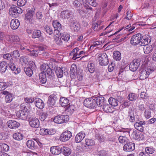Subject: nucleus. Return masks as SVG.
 Segmentation results:
<instances>
[{
  "label": "nucleus",
  "mask_w": 156,
  "mask_h": 156,
  "mask_svg": "<svg viewBox=\"0 0 156 156\" xmlns=\"http://www.w3.org/2000/svg\"><path fill=\"white\" fill-rule=\"evenodd\" d=\"M34 13L33 10H29L25 15L26 20L29 21L30 23H32L33 21V17Z\"/></svg>",
  "instance_id": "obj_20"
},
{
  "label": "nucleus",
  "mask_w": 156,
  "mask_h": 156,
  "mask_svg": "<svg viewBox=\"0 0 156 156\" xmlns=\"http://www.w3.org/2000/svg\"><path fill=\"white\" fill-rule=\"evenodd\" d=\"M56 133V131L54 129H45L41 128L40 130V133L41 135H53Z\"/></svg>",
  "instance_id": "obj_10"
},
{
  "label": "nucleus",
  "mask_w": 156,
  "mask_h": 156,
  "mask_svg": "<svg viewBox=\"0 0 156 156\" xmlns=\"http://www.w3.org/2000/svg\"><path fill=\"white\" fill-rule=\"evenodd\" d=\"M55 72L58 78H61L63 76V71L59 67H57L55 69Z\"/></svg>",
  "instance_id": "obj_36"
},
{
  "label": "nucleus",
  "mask_w": 156,
  "mask_h": 156,
  "mask_svg": "<svg viewBox=\"0 0 156 156\" xmlns=\"http://www.w3.org/2000/svg\"><path fill=\"white\" fill-rule=\"evenodd\" d=\"M61 152L65 156L69 155L71 152V149L66 147H63L61 148Z\"/></svg>",
  "instance_id": "obj_29"
},
{
  "label": "nucleus",
  "mask_w": 156,
  "mask_h": 156,
  "mask_svg": "<svg viewBox=\"0 0 156 156\" xmlns=\"http://www.w3.org/2000/svg\"><path fill=\"white\" fill-rule=\"evenodd\" d=\"M13 138L17 140H20L23 139V134L20 133L16 132L14 133L13 135Z\"/></svg>",
  "instance_id": "obj_37"
},
{
  "label": "nucleus",
  "mask_w": 156,
  "mask_h": 156,
  "mask_svg": "<svg viewBox=\"0 0 156 156\" xmlns=\"http://www.w3.org/2000/svg\"><path fill=\"white\" fill-rule=\"evenodd\" d=\"M71 29L75 32H77L80 29V27L78 23H74L71 26Z\"/></svg>",
  "instance_id": "obj_49"
},
{
  "label": "nucleus",
  "mask_w": 156,
  "mask_h": 156,
  "mask_svg": "<svg viewBox=\"0 0 156 156\" xmlns=\"http://www.w3.org/2000/svg\"><path fill=\"white\" fill-rule=\"evenodd\" d=\"M10 40L13 42H17L20 41V38L17 36L13 35H12Z\"/></svg>",
  "instance_id": "obj_64"
},
{
  "label": "nucleus",
  "mask_w": 156,
  "mask_h": 156,
  "mask_svg": "<svg viewBox=\"0 0 156 156\" xmlns=\"http://www.w3.org/2000/svg\"><path fill=\"white\" fill-rule=\"evenodd\" d=\"M55 43L58 45H61L62 44V41L59 35L55 36L54 37Z\"/></svg>",
  "instance_id": "obj_46"
},
{
  "label": "nucleus",
  "mask_w": 156,
  "mask_h": 156,
  "mask_svg": "<svg viewBox=\"0 0 156 156\" xmlns=\"http://www.w3.org/2000/svg\"><path fill=\"white\" fill-rule=\"evenodd\" d=\"M69 100L66 98L62 97L60 98L59 102L62 107H66L68 105Z\"/></svg>",
  "instance_id": "obj_35"
},
{
  "label": "nucleus",
  "mask_w": 156,
  "mask_h": 156,
  "mask_svg": "<svg viewBox=\"0 0 156 156\" xmlns=\"http://www.w3.org/2000/svg\"><path fill=\"white\" fill-rule=\"evenodd\" d=\"M3 58L5 60L11 62L12 60V55L9 53L5 54L3 55Z\"/></svg>",
  "instance_id": "obj_56"
},
{
  "label": "nucleus",
  "mask_w": 156,
  "mask_h": 156,
  "mask_svg": "<svg viewBox=\"0 0 156 156\" xmlns=\"http://www.w3.org/2000/svg\"><path fill=\"white\" fill-rule=\"evenodd\" d=\"M0 147L2 148L3 151L5 152L8 151L9 150V146L5 143H0Z\"/></svg>",
  "instance_id": "obj_52"
},
{
  "label": "nucleus",
  "mask_w": 156,
  "mask_h": 156,
  "mask_svg": "<svg viewBox=\"0 0 156 156\" xmlns=\"http://www.w3.org/2000/svg\"><path fill=\"white\" fill-rule=\"evenodd\" d=\"M9 84L7 83L4 82H0V91L5 89L8 87Z\"/></svg>",
  "instance_id": "obj_50"
},
{
  "label": "nucleus",
  "mask_w": 156,
  "mask_h": 156,
  "mask_svg": "<svg viewBox=\"0 0 156 156\" xmlns=\"http://www.w3.org/2000/svg\"><path fill=\"white\" fill-rule=\"evenodd\" d=\"M50 151L52 154L55 155H58L61 153V148L58 146L51 147Z\"/></svg>",
  "instance_id": "obj_23"
},
{
  "label": "nucleus",
  "mask_w": 156,
  "mask_h": 156,
  "mask_svg": "<svg viewBox=\"0 0 156 156\" xmlns=\"http://www.w3.org/2000/svg\"><path fill=\"white\" fill-rule=\"evenodd\" d=\"M41 32L39 30H34L32 33V37L33 38H35L40 37L41 36Z\"/></svg>",
  "instance_id": "obj_40"
},
{
  "label": "nucleus",
  "mask_w": 156,
  "mask_h": 156,
  "mask_svg": "<svg viewBox=\"0 0 156 156\" xmlns=\"http://www.w3.org/2000/svg\"><path fill=\"white\" fill-rule=\"evenodd\" d=\"M35 105L37 107L40 109L43 108L44 106V102L40 98H37L35 99Z\"/></svg>",
  "instance_id": "obj_25"
},
{
  "label": "nucleus",
  "mask_w": 156,
  "mask_h": 156,
  "mask_svg": "<svg viewBox=\"0 0 156 156\" xmlns=\"http://www.w3.org/2000/svg\"><path fill=\"white\" fill-rule=\"evenodd\" d=\"M28 60V58L27 56H21L20 59V61L21 63L22 64V65L27 64Z\"/></svg>",
  "instance_id": "obj_47"
},
{
  "label": "nucleus",
  "mask_w": 156,
  "mask_h": 156,
  "mask_svg": "<svg viewBox=\"0 0 156 156\" xmlns=\"http://www.w3.org/2000/svg\"><path fill=\"white\" fill-rule=\"evenodd\" d=\"M135 149V144L132 142H129L125 144L123 147V150L126 151H132Z\"/></svg>",
  "instance_id": "obj_14"
},
{
  "label": "nucleus",
  "mask_w": 156,
  "mask_h": 156,
  "mask_svg": "<svg viewBox=\"0 0 156 156\" xmlns=\"http://www.w3.org/2000/svg\"><path fill=\"white\" fill-rule=\"evenodd\" d=\"M37 143L35 139H33L28 140L27 142V145L28 148L33 149L35 147Z\"/></svg>",
  "instance_id": "obj_24"
},
{
  "label": "nucleus",
  "mask_w": 156,
  "mask_h": 156,
  "mask_svg": "<svg viewBox=\"0 0 156 156\" xmlns=\"http://www.w3.org/2000/svg\"><path fill=\"white\" fill-rule=\"evenodd\" d=\"M95 138L101 142H104L106 138L105 135L102 133H97L95 135Z\"/></svg>",
  "instance_id": "obj_30"
},
{
  "label": "nucleus",
  "mask_w": 156,
  "mask_h": 156,
  "mask_svg": "<svg viewBox=\"0 0 156 156\" xmlns=\"http://www.w3.org/2000/svg\"><path fill=\"white\" fill-rule=\"evenodd\" d=\"M27 2V0H18L17 2L18 6H23L25 5Z\"/></svg>",
  "instance_id": "obj_59"
},
{
  "label": "nucleus",
  "mask_w": 156,
  "mask_h": 156,
  "mask_svg": "<svg viewBox=\"0 0 156 156\" xmlns=\"http://www.w3.org/2000/svg\"><path fill=\"white\" fill-rule=\"evenodd\" d=\"M43 49L44 48L41 47L39 48L38 49H34L32 51L29 49V50L28 51L30 52V53H28L27 54L28 55H30V56L34 58H35L38 56L40 51H43Z\"/></svg>",
  "instance_id": "obj_16"
},
{
  "label": "nucleus",
  "mask_w": 156,
  "mask_h": 156,
  "mask_svg": "<svg viewBox=\"0 0 156 156\" xmlns=\"http://www.w3.org/2000/svg\"><path fill=\"white\" fill-rule=\"evenodd\" d=\"M12 99V94H11L5 96V102L7 103H10Z\"/></svg>",
  "instance_id": "obj_63"
},
{
  "label": "nucleus",
  "mask_w": 156,
  "mask_h": 156,
  "mask_svg": "<svg viewBox=\"0 0 156 156\" xmlns=\"http://www.w3.org/2000/svg\"><path fill=\"white\" fill-rule=\"evenodd\" d=\"M41 72H44L49 76H54V73L50 67L45 64H43L41 66Z\"/></svg>",
  "instance_id": "obj_4"
},
{
  "label": "nucleus",
  "mask_w": 156,
  "mask_h": 156,
  "mask_svg": "<svg viewBox=\"0 0 156 156\" xmlns=\"http://www.w3.org/2000/svg\"><path fill=\"white\" fill-rule=\"evenodd\" d=\"M9 66L11 69L14 71V73L15 74H17L20 73L21 71L20 68L16 67V65L12 62L9 63Z\"/></svg>",
  "instance_id": "obj_22"
},
{
  "label": "nucleus",
  "mask_w": 156,
  "mask_h": 156,
  "mask_svg": "<svg viewBox=\"0 0 156 156\" xmlns=\"http://www.w3.org/2000/svg\"><path fill=\"white\" fill-rule=\"evenodd\" d=\"M44 30L49 35H51L53 33V30L52 28L48 25L45 26L44 27Z\"/></svg>",
  "instance_id": "obj_51"
},
{
  "label": "nucleus",
  "mask_w": 156,
  "mask_h": 156,
  "mask_svg": "<svg viewBox=\"0 0 156 156\" xmlns=\"http://www.w3.org/2000/svg\"><path fill=\"white\" fill-rule=\"evenodd\" d=\"M113 58L116 61H119L121 59V53L118 51H114L113 56Z\"/></svg>",
  "instance_id": "obj_39"
},
{
  "label": "nucleus",
  "mask_w": 156,
  "mask_h": 156,
  "mask_svg": "<svg viewBox=\"0 0 156 156\" xmlns=\"http://www.w3.org/2000/svg\"><path fill=\"white\" fill-rule=\"evenodd\" d=\"M76 69L77 67L75 64H73L71 65L70 71V74L71 77H74Z\"/></svg>",
  "instance_id": "obj_38"
},
{
  "label": "nucleus",
  "mask_w": 156,
  "mask_h": 156,
  "mask_svg": "<svg viewBox=\"0 0 156 156\" xmlns=\"http://www.w3.org/2000/svg\"><path fill=\"white\" fill-rule=\"evenodd\" d=\"M137 122H135L134 124L135 127H137L140 126H143L145 125V121H139L138 120Z\"/></svg>",
  "instance_id": "obj_61"
},
{
  "label": "nucleus",
  "mask_w": 156,
  "mask_h": 156,
  "mask_svg": "<svg viewBox=\"0 0 156 156\" xmlns=\"http://www.w3.org/2000/svg\"><path fill=\"white\" fill-rule=\"evenodd\" d=\"M33 69L30 67H29L25 68L24 70L27 75L30 76L32 75L33 73Z\"/></svg>",
  "instance_id": "obj_48"
},
{
  "label": "nucleus",
  "mask_w": 156,
  "mask_h": 156,
  "mask_svg": "<svg viewBox=\"0 0 156 156\" xmlns=\"http://www.w3.org/2000/svg\"><path fill=\"white\" fill-rule=\"evenodd\" d=\"M85 136V133L82 131L79 133L76 136L75 138V141L77 143L80 142L83 139Z\"/></svg>",
  "instance_id": "obj_21"
},
{
  "label": "nucleus",
  "mask_w": 156,
  "mask_h": 156,
  "mask_svg": "<svg viewBox=\"0 0 156 156\" xmlns=\"http://www.w3.org/2000/svg\"><path fill=\"white\" fill-rule=\"evenodd\" d=\"M146 45L144 48V51L145 54H148L152 51L153 48L151 46Z\"/></svg>",
  "instance_id": "obj_43"
},
{
  "label": "nucleus",
  "mask_w": 156,
  "mask_h": 156,
  "mask_svg": "<svg viewBox=\"0 0 156 156\" xmlns=\"http://www.w3.org/2000/svg\"><path fill=\"white\" fill-rule=\"evenodd\" d=\"M72 3L73 6L76 8L80 7L82 5L81 2L77 0L74 1Z\"/></svg>",
  "instance_id": "obj_53"
},
{
  "label": "nucleus",
  "mask_w": 156,
  "mask_h": 156,
  "mask_svg": "<svg viewBox=\"0 0 156 156\" xmlns=\"http://www.w3.org/2000/svg\"><path fill=\"white\" fill-rule=\"evenodd\" d=\"M57 98L56 95L54 94L49 96L48 101L47 104L49 107H52L53 106L57 100Z\"/></svg>",
  "instance_id": "obj_17"
},
{
  "label": "nucleus",
  "mask_w": 156,
  "mask_h": 156,
  "mask_svg": "<svg viewBox=\"0 0 156 156\" xmlns=\"http://www.w3.org/2000/svg\"><path fill=\"white\" fill-rule=\"evenodd\" d=\"M87 67L88 71L90 73H93L95 70L94 64L91 61H90L88 62Z\"/></svg>",
  "instance_id": "obj_32"
},
{
  "label": "nucleus",
  "mask_w": 156,
  "mask_h": 156,
  "mask_svg": "<svg viewBox=\"0 0 156 156\" xmlns=\"http://www.w3.org/2000/svg\"><path fill=\"white\" fill-rule=\"evenodd\" d=\"M39 78L41 82L42 83H45L47 81L46 74L44 72H41L39 74Z\"/></svg>",
  "instance_id": "obj_33"
},
{
  "label": "nucleus",
  "mask_w": 156,
  "mask_h": 156,
  "mask_svg": "<svg viewBox=\"0 0 156 156\" xmlns=\"http://www.w3.org/2000/svg\"><path fill=\"white\" fill-rule=\"evenodd\" d=\"M62 38L65 41H68L70 38V35L68 34L65 33L62 36Z\"/></svg>",
  "instance_id": "obj_62"
},
{
  "label": "nucleus",
  "mask_w": 156,
  "mask_h": 156,
  "mask_svg": "<svg viewBox=\"0 0 156 156\" xmlns=\"http://www.w3.org/2000/svg\"><path fill=\"white\" fill-rule=\"evenodd\" d=\"M132 135L133 139L139 141L142 140L144 139L145 137L142 133H140L135 130L133 131Z\"/></svg>",
  "instance_id": "obj_11"
},
{
  "label": "nucleus",
  "mask_w": 156,
  "mask_h": 156,
  "mask_svg": "<svg viewBox=\"0 0 156 156\" xmlns=\"http://www.w3.org/2000/svg\"><path fill=\"white\" fill-rule=\"evenodd\" d=\"M72 136V134L71 132L69 131H66L61 134L59 139L62 142L66 141L71 138Z\"/></svg>",
  "instance_id": "obj_6"
},
{
  "label": "nucleus",
  "mask_w": 156,
  "mask_h": 156,
  "mask_svg": "<svg viewBox=\"0 0 156 156\" xmlns=\"http://www.w3.org/2000/svg\"><path fill=\"white\" fill-rule=\"evenodd\" d=\"M47 116L48 115L46 112H41L40 113V119L41 121H44L47 118Z\"/></svg>",
  "instance_id": "obj_58"
},
{
  "label": "nucleus",
  "mask_w": 156,
  "mask_h": 156,
  "mask_svg": "<svg viewBox=\"0 0 156 156\" xmlns=\"http://www.w3.org/2000/svg\"><path fill=\"white\" fill-rule=\"evenodd\" d=\"M85 142L86 145L88 146H92L94 144V141L91 139H86Z\"/></svg>",
  "instance_id": "obj_60"
},
{
  "label": "nucleus",
  "mask_w": 156,
  "mask_h": 156,
  "mask_svg": "<svg viewBox=\"0 0 156 156\" xmlns=\"http://www.w3.org/2000/svg\"><path fill=\"white\" fill-rule=\"evenodd\" d=\"M9 14L13 17H16L17 14L15 6H13L9 9Z\"/></svg>",
  "instance_id": "obj_41"
},
{
  "label": "nucleus",
  "mask_w": 156,
  "mask_h": 156,
  "mask_svg": "<svg viewBox=\"0 0 156 156\" xmlns=\"http://www.w3.org/2000/svg\"><path fill=\"white\" fill-rule=\"evenodd\" d=\"M119 142L121 144H123L128 141V139L125 136H119Z\"/></svg>",
  "instance_id": "obj_55"
},
{
  "label": "nucleus",
  "mask_w": 156,
  "mask_h": 156,
  "mask_svg": "<svg viewBox=\"0 0 156 156\" xmlns=\"http://www.w3.org/2000/svg\"><path fill=\"white\" fill-rule=\"evenodd\" d=\"M144 116L147 119H149L151 116V112L149 109L145 110L144 114Z\"/></svg>",
  "instance_id": "obj_57"
},
{
  "label": "nucleus",
  "mask_w": 156,
  "mask_h": 156,
  "mask_svg": "<svg viewBox=\"0 0 156 156\" xmlns=\"http://www.w3.org/2000/svg\"><path fill=\"white\" fill-rule=\"evenodd\" d=\"M127 119L131 122H135V116L134 112L133 111L131 110L128 112Z\"/></svg>",
  "instance_id": "obj_26"
},
{
  "label": "nucleus",
  "mask_w": 156,
  "mask_h": 156,
  "mask_svg": "<svg viewBox=\"0 0 156 156\" xmlns=\"http://www.w3.org/2000/svg\"><path fill=\"white\" fill-rule=\"evenodd\" d=\"M140 60L138 59H135L129 65V68L131 71H134L136 70L140 64Z\"/></svg>",
  "instance_id": "obj_9"
},
{
  "label": "nucleus",
  "mask_w": 156,
  "mask_h": 156,
  "mask_svg": "<svg viewBox=\"0 0 156 156\" xmlns=\"http://www.w3.org/2000/svg\"><path fill=\"white\" fill-rule=\"evenodd\" d=\"M98 60L101 66L107 65L108 63V57L107 55L105 53L101 54V55L99 56Z\"/></svg>",
  "instance_id": "obj_7"
},
{
  "label": "nucleus",
  "mask_w": 156,
  "mask_h": 156,
  "mask_svg": "<svg viewBox=\"0 0 156 156\" xmlns=\"http://www.w3.org/2000/svg\"><path fill=\"white\" fill-rule=\"evenodd\" d=\"M20 25L19 20L17 19H14L12 20L10 23L11 28L13 30L17 29Z\"/></svg>",
  "instance_id": "obj_18"
},
{
  "label": "nucleus",
  "mask_w": 156,
  "mask_h": 156,
  "mask_svg": "<svg viewBox=\"0 0 156 156\" xmlns=\"http://www.w3.org/2000/svg\"><path fill=\"white\" fill-rule=\"evenodd\" d=\"M96 107L97 106L99 107L103 106L106 103V100L103 97H99L94 98Z\"/></svg>",
  "instance_id": "obj_12"
},
{
  "label": "nucleus",
  "mask_w": 156,
  "mask_h": 156,
  "mask_svg": "<svg viewBox=\"0 0 156 156\" xmlns=\"http://www.w3.org/2000/svg\"><path fill=\"white\" fill-rule=\"evenodd\" d=\"M140 74L139 76V78L140 80H144L147 78L150 73L151 72V70L149 71H147L144 69H141L140 70Z\"/></svg>",
  "instance_id": "obj_13"
},
{
  "label": "nucleus",
  "mask_w": 156,
  "mask_h": 156,
  "mask_svg": "<svg viewBox=\"0 0 156 156\" xmlns=\"http://www.w3.org/2000/svg\"><path fill=\"white\" fill-rule=\"evenodd\" d=\"M29 124L32 127L37 128L39 126L40 123L39 120L37 118H32L29 122Z\"/></svg>",
  "instance_id": "obj_19"
},
{
  "label": "nucleus",
  "mask_w": 156,
  "mask_h": 156,
  "mask_svg": "<svg viewBox=\"0 0 156 156\" xmlns=\"http://www.w3.org/2000/svg\"><path fill=\"white\" fill-rule=\"evenodd\" d=\"M108 102L112 106H116L118 105V101L113 98H110L108 99Z\"/></svg>",
  "instance_id": "obj_34"
},
{
  "label": "nucleus",
  "mask_w": 156,
  "mask_h": 156,
  "mask_svg": "<svg viewBox=\"0 0 156 156\" xmlns=\"http://www.w3.org/2000/svg\"><path fill=\"white\" fill-rule=\"evenodd\" d=\"M84 105L89 108H96L94 98L91 97L86 99L84 101Z\"/></svg>",
  "instance_id": "obj_5"
},
{
  "label": "nucleus",
  "mask_w": 156,
  "mask_h": 156,
  "mask_svg": "<svg viewBox=\"0 0 156 156\" xmlns=\"http://www.w3.org/2000/svg\"><path fill=\"white\" fill-rule=\"evenodd\" d=\"M79 49L78 48L76 47L71 51L69 54L70 56H73V59L75 60L77 58H80V57L77 56L78 55V52Z\"/></svg>",
  "instance_id": "obj_27"
},
{
  "label": "nucleus",
  "mask_w": 156,
  "mask_h": 156,
  "mask_svg": "<svg viewBox=\"0 0 156 156\" xmlns=\"http://www.w3.org/2000/svg\"><path fill=\"white\" fill-rule=\"evenodd\" d=\"M53 26L55 29H57L59 30H62V26L61 24L57 21H54L53 22Z\"/></svg>",
  "instance_id": "obj_42"
},
{
  "label": "nucleus",
  "mask_w": 156,
  "mask_h": 156,
  "mask_svg": "<svg viewBox=\"0 0 156 156\" xmlns=\"http://www.w3.org/2000/svg\"><path fill=\"white\" fill-rule=\"evenodd\" d=\"M150 42V40L147 38L143 37L142 34L138 33L133 35L131 39L130 43L133 45L138 44L141 46L147 45Z\"/></svg>",
  "instance_id": "obj_1"
},
{
  "label": "nucleus",
  "mask_w": 156,
  "mask_h": 156,
  "mask_svg": "<svg viewBox=\"0 0 156 156\" xmlns=\"http://www.w3.org/2000/svg\"><path fill=\"white\" fill-rule=\"evenodd\" d=\"M137 98L138 96L137 94L133 93L129 94L128 96V99L132 101H135Z\"/></svg>",
  "instance_id": "obj_45"
},
{
  "label": "nucleus",
  "mask_w": 156,
  "mask_h": 156,
  "mask_svg": "<svg viewBox=\"0 0 156 156\" xmlns=\"http://www.w3.org/2000/svg\"><path fill=\"white\" fill-rule=\"evenodd\" d=\"M8 66V64L6 62L3 61L0 63V72L1 73H5L6 71Z\"/></svg>",
  "instance_id": "obj_31"
},
{
  "label": "nucleus",
  "mask_w": 156,
  "mask_h": 156,
  "mask_svg": "<svg viewBox=\"0 0 156 156\" xmlns=\"http://www.w3.org/2000/svg\"><path fill=\"white\" fill-rule=\"evenodd\" d=\"M73 16V12L68 10H64L62 11L60 14L61 18L63 19H69L72 18Z\"/></svg>",
  "instance_id": "obj_8"
},
{
  "label": "nucleus",
  "mask_w": 156,
  "mask_h": 156,
  "mask_svg": "<svg viewBox=\"0 0 156 156\" xmlns=\"http://www.w3.org/2000/svg\"><path fill=\"white\" fill-rule=\"evenodd\" d=\"M8 126L11 129H14L18 128L20 126V123L14 120H9L7 122Z\"/></svg>",
  "instance_id": "obj_15"
},
{
  "label": "nucleus",
  "mask_w": 156,
  "mask_h": 156,
  "mask_svg": "<svg viewBox=\"0 0 156 156\" xmlns=\"http://www.w3.org/2000/svg\"><path fill=\"white\" fill-rule=\"evenodd\" d=\"M69 120L68 115H61L55 116L54 119V121L56 123L61 124L67 122Z\"/></svg>",
  "instance_id": "obj_3"
},
{
  "label": "nucleus",
  "mask_w": 156,
  "mask_h": 156,
  "mask_svg": "<svg viewBox=\"0 0 156 156\" xmlns=\"http://www.w3.org/2000/svg\"><path fill=\"white\" fill-rule=\"evenodd\" d=\"M113 108L108 104H105L103 106L102 109L103 111L107 113H112L113 112Z\"/></svg>",
  "instance_id": "obj_28"
},
{
  "label": "nucleus",
  "mask_w": 156,
  "mask_h": 156,
  "mask_svg": "<svg viewBox=\"0 0 156 156\" xmlns=\"http://www.w3.org/2000/svg\"><path fill=\"white\" fill-rule=\"evenodd\" d=\"M145 152L147 153L148 154H151L154 153V150L152 147H147L145 148Z\"/></svg>",
  "instance_id": "obj_54"
},
{
  "label": "nucleus",
  "mask_w": 156,
  "mask_h": 156,
  "mask_svg": "<svg viewBox=\"0 0 156 156\" xmlns=\"http://www.w3.org/2000/svg\"><path fill=\"white\" fill-rule=\"evenodd\" d=\"M75 108L74 106L73 105H70L69 106L66 110V112L68 115L72 114L74 111Z\"/></svg>",
  "instance_id": "obj_44"
},
{
  "label": "nucleus",
  "mask_w": 156,
  "mask_h": 156,
  "mask_svg": "<svg viewBox=\"0 0 156 156\" xmlns=\"http://www.w3.org/2000/svg\"><path fill=\"white\" fill-rule=\"evenodd\" d=\"M26 106L22 104L20 107V110L17 112L16 115L19 119L25 120L28 115V112Z\"/></svg>",
  "instance_id": "obj_2"
}]
</instances>
